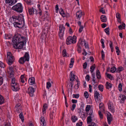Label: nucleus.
<instances>
[{"mask_svg":"<svg viewBox=\"0 0 126 126\" xmlns=\"http://www.w3.org/2000/svg\"><path fill=\"white\" fill-rule=\"evenodd\" d=\"M7 57L8 60V64L9 65L12 64L14 60V57L12 55L10 52H7Z\"/></svg>","mask_w":126,"mask_h":126,"instance_id":"39448f33","label":"nucleus"},{"mask_svg":"<svg viewBox=\"0 0 126 126\" xmlns=\"http://www.w3.org/2000/svg\"><path fill=\"white\" fill-rule=\"evenodd\" d=\"M59 35L60 38L61 39H63L64 32L65 29L63 25H60L59 26Z\"/></svg>","mask_w":126,"mask_h":126,"instance_id":"423d86ee","label":"nucleus"},{"mask_svg":"<svg viewBox=\"0 0 126 126\" xmlns=\"http://www.w3.org/2000/svg\"><path fill=\"white\" fill-rule=\"evenodd\" d=\"M78 79V77L76 76L73 73H72V72H71V88L72 87L73 85L74 84L73 83V81L75 79L76 80L77 82V83L76 84L77 86L76 87H75L76 84L75 86V88L76 89H78L79 88V86L80 84V82L78 80H77L76 79Z\"/></svg>","mask_w":126,"mask_h":126,"instance_id":"20e7f679","label":"nucleus"},{"mask_svg":"<svg viewBox=\"0 0 126 126\" xmlns=\"http://www.w3.org/2000/svg\"><path fill=\"white\" fill-rule=\"evenodd\" d=\"M115 49L116 50V52L117 53V55H119V47H118L116 46L115 47Z\"/></svg>","mask_w":126,"mask_h":126,"instance_id":"864d4df0","label":"nucleus"},{"mask_svg":"<svg viewBox=\"0 0 126 126\" xmlns=\"http://www.w3.org/2000/svg\"><path fill=\"white\" fill-rule=\"evenodd\" d=\"M89 91L90 92H91L92 91V86L91 84L89 85Z\"/></svg>","mask_w":126,"mask_h":126,"instance_id":"69168bd1","label":"nucleus"},{"mask_svg":"<svg viewBox=\"0 0 126 126\" xmlns=\"http://www.w3.org/2000/svg\"><path fill=\"white\" fill-rule=\"evenodd\" d=\"M99 90L101 92H102L103 90V86L101 85H99L98 87Z\"/></svg>","mask_w":126,"mask_h":126,"instance_id":"c9c22d12","label":"nucleus"},{"mask_svg":"<svg viewBox=\"0 0 126 126\" xmlns=\"http://www.w3.org/2000/svg\"><path fill=\"white\" fill-rule=\"evenodd\" d=\"M62 53L63 57H67L68 56L66 54L67 53L66 49H64Z\"/></svg>","mask_w":126,"mask_h":126,"instance_id":"7c9ffc66","label":"nucleus"},{"mask_svg":"<svg viewBox=\"0 0 126 126\" xmlns=\"http://www.w3.org/2000/svg\"><path fill=\"white\" fill-rule=\"evenodd\" d=\"M83 26H80V28L79 30V33H81L83 29Z\"/></svg>","mask_w":126,"mask_h":126,"instance_id":"6e6d98bb","label":"nucleus"},{"mask_svg":"<svg viewBox=\"0 0 126 126\" xmlns=\"http://www.w3.org/2000/svg\"><path fill=\"white\" fill-rule=\"evenodd\" d=\"M78 119L77 117L75 116H73L71 117V120L73 122H75Z\"/></svg>","mask_w":126,"mask_h":126,"instance_id":"bb28decb","label":"nucleus"},{"mask_svg":"<svg viewBox=\"0 0 126 126\" xmlns=\"http://www.w3.org/2000/svg\"><path fill=\"white\" fill-rule=\"evenodd\" d=\"M25 59V61L28 62L29 60L30 57L28 52H27L25 53V54L23 57Z\"/></svg>","mask_w":126,"mask_h":126,"instance_id":"4468645a","label":"nucleus"},{"mask_svg":"<svg viewBox=\"0 0 126 126\" xmlns=\"http://www.w3.org/2000/svg\"><path fill=\"white\" fill-rule=\"evenodd\" d=\"M100 94L97 91H94V98L96 102H97L100 99Z\"/></svg>","mask_w":126,"mask_h":126,"instance_id":"9d476101","label":"nucleus"},{"mask_svg":"<svg viewBox=\"0 0 126 126\" xmlns=\"http://www.w3.org/2000/svg\"><path fill=\"white\" fill-rule=\"evenodd\" d=\"M51 86V84L49 82H48L47 83V88L49 89Z\"/></svg>","mask_w":126,"mask_h":126,"instance_id":"79ce46f5","label":"nucleus"},{"mask_svg":"<svg viewBox=\"0 0 126 126\" xmlns=\"http://www.w3.org/2000/svg\"><path fill=\"white\" fill-rule=\"evenodd\" d=\"M96 76L98 79H100L101 78V76L100 75V73L99 70H97L96 71Z\"/></svg>","mask_w":126,"mask_h":126,"instance_id":"aec40b11","label":"nucleus"},{"mask_svg":"<svg viewBox=\"0 0 126 126\" xmlns=\"http://www.w3.org/2000/svg\"><path fill=\"white\" fill-rule=\"evenodd\" d=\"M17 84L15 82V78H12L11 79V85L14 84Z\"/></svg>","mask_w":126,"mask_h":126,"instance_id":"37998d69","label":"nucleus"},{"mask_svg":"<svg viewBox=\"0 0 126 126\" xmlns=\"http://www.w3.org/2000/svg\"><path fill=\"white\" fill-rule=\"evenodd\" d=\"M71 102L73 104H75L77 102V100H76L73 99L71 100Z\"/></svg>","mask_w":126,"mask_h":126,"instance_id":"680f3d73","label":"nucleus"},{"mask_svg":"<svg viewBox=\"0 0 126 126\" xmlns=\"http://www.w3.org/2000/svg\"><path fill=\"white\" fill-rule=\"evenodd\" d=\"M71 43V36H69L67 38L66 40V44L67 45H70Z\"/></svg>","mask_w":126,"mask_h":126,"instance_id":"6ab92c4d","label":"nucleus"},{"mask_svg":"<svg viewBox=\"0 0 126 126\" xmlns=\"http://www.w3.org/2000/svg\"><path fill=\"white\" fill-rule=\"evenodd\" d=\"M77 37L75 35H73V37H71V43L74 44L77 41Z\"/></svg>","mask_w":126,"mask_h":126,"instance_id":"4be33fe9","label":"nucleus"},{"mask_svg":"<svg viewBox=\"0 0 126 126\" xmlns=\"http://www.w3.org/2000/svg\"><path fill=\"white\" fill-rule=\"evenodd\" d=\"M18 61L20 63L23 64L26 61H25V59L22 57L19 59Z\"/></svg>","mask_w":126,"mask_h":126,"instance_id":"412c9836","label":"nucleus"},{"mask_svg":"<svg viewBox=\"0 0 126 126\" xmlns=\"http://www.w3.org/2000/svg\"><path fill=\"white\" fill-rule=\"evenodd\" d=\"M98 113L100 118H103V115L101 113V111L100 110L99 111H98Z\"/></svg>","mask_w":126,"mask_h":126,"instance_id":"0e129e2a","label":"nucleus"},{"mask_svg":"<svg viewBox=\"0 0 126 126\" xmlns=\"http://www.w3.org/2000/svg\"><path fill=\"white\" fill-rule=\"evenodd\" d=\"M26 43V38L18 33L15 34L12 40V44L16 49L22 48Z\"/></svg>","mask_w":126,"mask_h":126,"instance_id":"f257e3e1","label":"nucleus"},{"mask_svg":"<svg viewBox=\"0 0 126 126\" xmlns=\"http://www.w3.org/2000/svg\"><path fill=\"white\" fill-rule=\"evenodd\" d=\"M11 88L13 90L15 91H17L19 90V85L18 84H15L11 85Z\"/></svg>","mask_w":126,"mask_h":126,"instance_id":"1a4fd4ad","label":"nucleus"},{"mask_svg":"<svg viewBox=\"0 0 126 126\" xmlns=\"http://www.w3.org/2000/svg\"><path fill=\"white\" fill-rule=\"evenodd\" d=\"M24 1L26 2L28 4H30L31 2V0H24Z\"/></svg>","mask_w":126,"mask_h":126,"instance_id":"4d7b16f0","label":"nucleus"},{"mask_svg":"<svg viewBox=\"0 0 126 126\" xmlns=\"http://www.w3.org/2000/svg\"><path fill=\"white\" fill-rule=\"evenodd\" d=\"M106 88L108 89L111 88L112 87L111 84L108 82H106Z\"/></svg>","mask_w":126,"mask_h":126,"instance_id":"5701e85b","label":"nucleus"},{"mask_svg":"<svg viewBox=\"0 0 126 126\" xmlns=\"http://www.w3.org/2000/svg\"><path fill=\"white\" fill-rule=\"evenodd\" d=\"M76 104H73L72 106L71 110L73 111L75 109L76 107Z\"/></svg>","mask_w":126,"mask_h":126,"instance_id":"13d9d810","label":"nucleus"},{"mask_svg":"<svg viewBox=\"0 0 126 126\" xmlns=\"http://www.w3.org/2000/svg\"><path fill=\"white\" fill-rule=\"evenodd\" d=\"M84 41H85V40H83V39L80 38L79 40V42L78 44H79V45H82L84 43Z\"/></svg>","mask_w":126,"mask_h":126,"instance_id":"f704fd0d","label":"nucleus"},{"mask_svg":"<svg viewBox=\"0 0 126 126\" xmlns=\"http://www.w3.org/2000/svg\"><path fill=\"white\" fill-rule=\"evenodd\" d=\"M20 104H17L16 105L15 107V109L16 110L17 112L19 113L22 112L21 110Z\"/></svg>","mask_w":126,"mask_h":126,"instance_id":"f8f14e48","label":"nucleus"},{"mask_svg":"<svg viewBox=\"0 0 126 126\" xmlns=\"http://www.w3.org/2000/svg\"><path fill=\"white\" fill-rule=\"evenodd\" d=\"M89 115H90L89 116H91V117H92V118H93L94 117V113L92 110L90 111V112L89 114Z\"/></svg>","mask_w":126,"mask_h":126,"instance_id":"3c124183","label":"nucleus"},{"mask_svg":"<svg viewBox=\"0 0 126 126\" xmlns=\"http://www.w3.org/2000/svg\"><path fill=\"white\" fill-rule=\"evenodd\" d=\"M82 124V122H80L79 123H77L76 124V126H81Z\"/></svg>","mask_w":126,"mask_h":126,"instance_id":"774afa93","label":"nucleus"},{"mask_svg":"<svg viewBox=\"0 0 126 126\" xmlns=\"http://www.w3.org/2000/svg\"><path fill=\"white\" fill-rule=\"evenodd\" d=\"M72 97L73 98H78L79 97V94H73L72 95Z\"/></svg>","mask_w":126,"mask_h":126,"instance_id":"49530a36","label":"nucleus"},{"mask_svg":"<svg viewBox=\"0 0 126 126\" xmlns=\"http://www.w3.org/2000/svg\"><path fill=\"white\" fill-rule=\"evenodd\" d=\"M116 70V67L114 66L113 67H112L110 70V72L112 73L115 72Z\"/></svg>","mask_w":126,"mask_h":126,"instance_id":"c03bdc74","label":"nucleus"},{"mask_svg":"<svg viewBox=\"0 0 126 126\" xmlns=\"http://www.w3.org/2000/svg\"><path fill=\"white\" fill-rule=\"evenodd\" d=\"M35 78L33 77H31L29 78L28 80V82L31 85H32L35 83Z\"/></svg>","mask_w":126,"mask_h":126,"instance_id":"dca6fc26","label":"nucleus"},{"mask_svg":"<svg viewBox=\"0 0 126 126\" xmlns=\"http://www.w3.org/2000/svg\"><path fill=\"white\" fill-rule=\"evenodd\" d=\"M83 15V13L81 10H79L77 11L76 13V16L77 17L79 18H80Z\"/></svg>","mask_w":126,"mask_h":126,"instance_id":"f3484780","label":"nucleus"},{"mask_svg":"<svg viewBox=\"0 0 126 126\" xmlns=\"http://www.w3.org/2000/svg\"><path fill=\"white\" fill-rule=\"evenodd\" d=\"M90 105H87L86 106V109H85V111L86 112H88L90 110Z\"/></svg>","mask_w":126,"mask_h":126,"instance_id":"8fccbe9b","label":"nucleus"},{"mask_svg":"<svg viewBox=\"0 0 126 126\" xmlns=\"http://www.w3.org/2000/svg\"><path fill=\"white\" fill-rule=\"evenodd\" d=\"M12 18L14 21L13 23L15 27L20 28L23 27L22 22L24 24V16L23 15H20L17 16H13Z\"/></svg>","mask_w":126,"mask_h":126,"instance_id":"f03ea898","label":"nucleus"},{"mask_svg":"<svg viewBox=\"0 0 126 126\" xmlns=\"http://www.w3.org/2000/svg\"><path fill=\"white\" fill-rule=\"evenodd\" d=\"M20 113L19 114V117L21 119L22 122H23L24 121V117L23 113L22 112H20Z\"/></svg>","mask_w":126,"mask_h":126,"instance_id":"473e14b6","label":"nucleus"},{"mask_svg":"<svg viewBox=\"0 0 126 126\" xmlns=\"http://www.w3.org/2000/svg\"><path fill=\"white\" fill-rule=\"evenodd\" d=\"M9 74H14V69L12 67H10L9 68Z\"/></svg>","mask_w":126,"mask_h":126,"instance_id":"58836bf2","label":"nucleus"},{"mask_svg":"<svg viewBox=\"0 0 126 126\" xmlns=\"http://www.w3.org/2000/svg\"><path fill=\"white\" fill-rule=\"evenodd\" d=\"M47 108V104L46 103L44 104L42 109L43 113V114H44L46 112V109Z\"/></svg>","mask_w":126,"mask_h":126,"instance_id":"b1692460","label":"nucleus"},{"mask_svg":"<svg viewBox=\"0 0 126 126\" xmlns=\"http://www.w3.org/2000/svg\"><path fill=\"white\" fill-rule=\"evenodd\" d=\"M5 66L4 64L2 62L0 61V67L1 68H4Z\"/></svg>","mask_w":126,"mask_h":126,"instance_id":"bf43d9fd","label":"nucleus"},{"mask_svg":"<svg viewBox=\"0 0 126 126\" xmlns=\"http://www.w3.org/2000/svg\"><path fill=\"white\" fill-rule=\"evenodd\" d=\"M107 118L108 123L109 124H110L111 123V122L112 121V118L111 116H108Z\"/></svg>","mask_w":126,"mask_h":126,"instance_id":"2f4dec72","label":"nucleus"},{"mask_svg":"<svg viewBox=\"0 0 126 126\" xmlns=\"http://www.w3.org/2000/svg\"><path fill=\"white\" fill-rule=\"evenodd\" d=\"M91 124L89 125L88 126H96V125L95 123L93 122L91 123Z\"/></svg>","mask_w":126,"mask_h":126,"instance_id":"338daca9","label":"nucleus"},{"mask_svg":"<svg viewBox=\"0 0 126 126\" xmlns=\"http://www.w3.org/2000/svg\"><path fill=\"white\" fill-rule=\"evenodd\" d=\"M56 112V111L55 109L54 110V109L51 112L50 115V117L51 119L52 120L55 117Z\"/></svg>","mask_w":126,"mask_h":126,"instance_id":"2eb2a0df","label":"nucleus"},{"mask_svg":"<svg viewBox=\"0 0 126 126\" xmlns=\"http://www.w3.org/2000/svg\"><path fill=\"white\" fill-rule=\"evenodd\" d=\"M12 8V10L19 13H22L23 11V7L20 3H17Z\"/></svg>","mask_w":126,"mask_h":126,"instance_id":"7ed1b4c3","label":"nucleus"},{"mask_svg":"<svg viewBox=\"0 0 126 126\" xmlns=\"http://www.w3.org/2000/svg\"><path fill=\"white\" fill-rule=\"evenodd\" d=\"M100 19L102 22H105L107 21V18L105 15H102L100 17Z\"/></svg>","mask_w":126,"mask_h":126,"instance_id":"a211bd4d","label":"nucleus"},{"mask_svg":"<svg viewBox=\"0 0 126 126\" xmlns=\"http://www.w3.org/2000/svg\"><path fill=\"white\" fill-rule=\"evenodd\" d=\"M108 108L110 110V111L113 113L114 112V110L113 108L112 107V106L110 104H108Z\"/></svg>","mask_w":126,"mask_h":126,"instance_id":"c756f323","label":"nucleus"},{"mask_svg":"<svg viewBox=\"0 0 126 126\" xmlns=\"http://www.w3.org/2000/svg\"><path fill=\"white\" fill-rule=\"evenodd\" d=\"M5 3H8L10 5H12L16 3L17 0H5Z\"/></svg>","mask_w":126,"mask_h":126,"instance_id":"9b49d317","label":"nucleus"},{"mask_svg":"<svg viewBox=\"0 0 126 126\" xmlns=\"http://www.w3.org/2000/svg\"><path fill=\"white\" fill-rule=\"evenodd\" d=\"M85 79L87 81H89L90 79V77L89 75H87Z\"/></svg>","mask_w":126,"mask_h":126,"instance_id":"5fc2aeb1","label":"nucleus"},{"mask_svg":"<svg viewBox=\"0 0 126 126\" xmlns=\"http://www.w3.org/2000/svg\"><path fill=\"white\" fill-rule=\"evenodd\" d=\"M28 11L30 15H33L34 14L37 15L38 13L36 9L33 7L29 8H28Z\"/></svg>","mask_w":126,"mask_h":126,"instance_id":"0eeeda50","label":"nucleus"},{"mask_svg":"<svg viewBox=\"0 0 126 126\" xmlns=\"http://www.w3.org/2000/svg\"><path fill=\"white\" fill-rule=\"evenodd\" d=\"M107 77L111 80L113 79V77L110 74H108L107 76Z\"/></svg>","mask_w":126,"mask_h":126,"instance_id":"4c0bfd02","label":"nucleus"},{"mask_svg":"<svg viewBox=\"0 0 126 126\" xmlns=\"http://www.w3.org/2000/svg\"><path fill=\"white\" fill-rule=\"evenodd\" d=\"M95 68V65L94 64L93 65H92L91 66L90 68L91 69L90 71L91 73H92L94 71V70Z\"/></svg>","mask_w":126,"mask_h":126,"instance_id":"72a5a7b5","label":"nucleus"},{"mask_svg":"<svg viewBox=\"0 0 126 126\" xmlns=\"http://www.w3.org/2000/svg\"><path fill=\"white\" fill-rule=\"evenodd\" d=\"M87 65V63L86 62L84 63L83 65V68L84 69H86V68Z\"/></svg>","mask_w":126,"mask_h":126,"instance_id":"e2e57ef3","label":"nucleus"},{"mask_svg":"<svg viewBox=\"0 0 126 126\" xmlns=\"http://www.w3.org/2000/svg\"><path fill=\"white\" fill-rule=\"evenodd\" d=\"M84 97L86 98H87L88 97L89 95L88 94V93L87 92V91H85V92L84 93Z\"/></svg>","mask_w":126,"mask_h":126,"instance_id":"de8ad7c7","label":"nucleus"},{"mask_svg":"<svg viewBox=\"0 0 126 126\" xmlns=\"http://www.w3.org/2000/svg\"><path fill=\"white\" fill-rule=\"evenodd\" d=\"M101 57L103 59H104V58L105 57V55L103 51V50H102L101 51Z\"/></svg>","mask_w":126,"mask_h":126,"instance_id":"603ef678","label":"nucleus"},{"mask_svg":"<svg viewBox=\"0 0 126 126\" xmlns=\"http://www.w3.org/2000/svg\"><path fill=\"white\" fill-rule=\"evenodd\" d=\"M122 85L121 83H120L119 84L118 88L119 91L121 92L122 91Z\"/></svg>","mask_w":126,"mask_h":126,"instance_id":"ea45409f","label":"nucleus"},{"mask_svg":"<svg viewBox=\"0 0 126 126\" xmlns=\"http://www.w3.org/2000/svg\"><path fill=\"white\" fill-rule=\"evenodd\" d=\"M92 117H91V116H88L87 117V124H90L92 122Z\"/></svg>","mask_w":126,"mask_h":126,"instance_id":"a878e982","label":"nucleus"},{"mask_svg":"<svg viewBox=\"0 0 126 126\" xmlns=\"http://www.w3.org/2000/svg\"><path fill=\"white\" fill-rule=\"evenodd\" d=\"M123 26L124 28H125V23L123 22L122 23V26L121 25H120L118 26V28L119 29L121 30L122 28V26Z\"/></svg>","mask_w":126,"mask_h":126,"instance_id":"09e8293b","label":"nucleus"},{"mask_svg":"<svg viewBox=\"0 0 126 126\" xmlns=\"http://www.w3.org/2000/svg\"><path fill=\"white\" fill-rule=\"evenodd\" d=\"M110 29L109 27H108L105 29L104 30L105 32H106V33L108 35L110 34Z\"/></svg>","mask_w":126,"mask_h":126,"instance_id":"e433bc0d","label":"nucleus"},{"mask_svg":"<svg viewBox=\"0 0 126 126\" xmlns=\"http://www.w3.org/2000/svg\"><path fill=\"white\" fill-rule=\"evenodd\" d=\"M99 107L100 110L103 111L104 110V104L103 103H100L99 105Z\"/></svg>","mask_w":126,"mask_h":126,"instance_id":"393cba45","label":"nucleus"},{"mask_svg":"<svg viewBox=\"0 0 126 126\" xmlns=\"http://www.w3.org/2000/svg\"><path fill=\"white\" fill-rule=\"evenodd\" d=\"M4 99L2 96L0 94V105H1L4 102Z\"/></svg>","mask_w":126,"mask_h":126,"instance_id":"cd10ccee","label":"nucleus"},{"mask_svg":"<svg viewBox=\"0 0 126 126\" xmlns=\"http://www.w3.org/2000/svg\"><path fill=\"white\" fill-rule=\"evenodd\" d=\"M40 124L42 126H45L46 125L45 119L43 117H41L40 119Z\"/></svg>","mask_w":126,"mask_h":126,"instance_id":"ddd939ff","label":"nucleus"},{"mask_svg":"<svg viewBox=\"0 0 126 126\" xmlns=\"http://www.w3.org/2000/svg\"><path fill=\"white\" fill-rule=\"evenodd\" d=\"M59 12L60 14L62 16H64V13L63 10L62 8H61L59 10Z\"/></svg>","mask_w":126,"mask_h":126,"instance_id":"c85d7f7f","label":"nucleus"},{"mask_svg":"<svg viewBox=\"0 0 126 126\" xmlns=\"http://www.w3.org/2000/svg\"><path fill=\"white\" fill-rule=\"evenodd\" d=\"M34 92V88L32 87H30L27 91V92L28 94L31 96H33Z\"/></svg>","mask_w":126,"mask_h":126,"instance_id":"6e6552de","label":"nucleus"},{"mask_svg":"<svg viewBox=\"0 0 126 126\" xmlns=\"http://www.w3.org/2000/svg\"><path fill=\"white\" fill-rule=\"evenodd\" d=\"M3 79L2 77L0 76V86L3 83Z\"/></svg>","mask_w":126,"mask_h":126,"instance_id":"052dcab7","label":"nucleus"},{"mask_svg":"<svg viewBox=\"0 0 126 126\" xmlns=\"http://www.w3.org/2000/svg\"><path fill=\"white\" fill-rule=\"evenodd\" d=\"M77 46H78V51L80 53L81 50V47L79 44H77Z\"/></svg>","mask_w":126,"mask_h":126,"instance_id":"a18cd8bd","label":"nucleus"},{"mask_svg":"<svg viewBox=\"0 0 126 126\" xmlns=\"http://www.w3.org/2000/svg\"><path fill=\"white\" fill-rule=\"evenodd\" d=\"M71 85V83L70 82L67 85V87L68 88V92L69 93V92H70V90L71 89V87L70 86Z\"/></svg>","mask_w":126,"mask_h":126,"instance_id":"a19ab883","label":"nucleus"}]
</instances>
